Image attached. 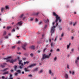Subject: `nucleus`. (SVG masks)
<instances>
[{
    "label": "nucleus",
    "instance_id": "obj_20",
    "mask_svg": "<svg viewBox=\"0 0 79 79\" xmlns=\"http://www.w3.org/2000/svg\"><path fill=\"white\" fill-rule=\"evenodd\" d=\"M4 74H9V73L8 72V71L4 73Z\"/></svg>",
    "mask_w": 79,
    "mask_h": 79
},
{
    "label": "nucleus",
    "instance_id": "obj_33",
    "mask_svg": "<svg viewBox=\"0 0 79 79\" xmlns=\"http://www.w3.org/2000/svg\"><path fill=\"white\" fill-rule=\"evenodd\" d=\"M49 73L50 74H52V71L51 70H49Z\"/></svg>",
    "mask_w": 79,
    "mask_h": 79
},
{
    "label": "nucleus",
    "instance_id": "obj_12",
    "mask_svg": "<svg viewBox=\"0 0 79 79\" xmlns=\"http://www.w3.org/2000/svg\"><path fill=\"white\" fill-rule=\"evenodd\" d=\"M71 45V43H69V44L67 45V49L68 50L69 48V46Z\"/></svg>",
    "mask_w": 79,
    "mask_h": 79
},
{
    "label": "nucleus",
    "instance_id": "obj_2",
    "mask_svg": "<svg viewBox=\"0 0 79 79\" xmlns=\"http://www.w3.org/2000/svg\"><path fill=\"white\" fill-rule=\"evenodd\" d=\"M51 55H52V53H50L48 56V55H46L45 54H44L42 58L41 59V60L43 61L44 60L45 58H50V57L51 56Z\"/></svg>",
    "mask_w": 79,
    "mask_h": 79
},
{
    "label": "nucleus",
    "instance_id": "obj_14",
    "mask_svg": "<svg viewBox=\"0 0 79 79\" xmlns=\"http://www.w3.org/2000/svg\"><path fill=\"white\" fill-rule=\"evenodd\" d=\"M39 14V12H38L37 13H35L33 14V15H35L36 16H37Z\"/></svg>",
    "mask_w": 79,
    "mask_h": 79
},
{
    "label": "nucleus",
    "instance_id": "obj_42",
    "mask_svg": "<svg viewBox=\"0 0 79 79\" xmlns=\"http://www.w3.org/2000/svg\"><path fill=\"white\" fill-rule=\"evenodd\" d=\"M47 27V25H45L44 26V29H45Z\"/></svg>",
    "mask_w": 79,
    "mask_h": 79
},
{
    "label": "nucleus",
    "instance_id": "obj_48",
    "mask_svg": "<svg viewBox=\"0 0 79 79\" xmlns=\"http://www.w3.org/2000/svg\"><path fill=\"white\" fill-rule=\"evenodd\" d=\"M20 64H21L22 66H24V64H23L21 63Z\"/></svg>",
    "mask_w": 79,
    "mask_h": 79
},
{
    "label": "nucleus",
    "instance_id": "obj_9",
    "mask_svg": "<svg viewBox=\"0 0 79 79\" xmlns=\"http://www.w3.org/2000/svg\"><path fill=\"white\" fill-rule=\"evenodd\" d=\"M64 77L65 79H68V74L67 73H65L64 75Z\"/></svg>",
    "mask_w": 79,
    "mask_h": 79
},
{
    "label": "nucleus",
    "instance_id": "obj_45",
    "mask_svg": "<svg viewBox=\"0 0 79 79\" xmlns=\"http://www.w3.org/2000/svg\"><path fill=\"white\" fill-rule=\"evenodd\" d=\"M52 26H54V25H55V22H54L52 23Z\"/></svg>",
    "mask_w": 79,
    "mask_h": 79
},
{
    "label": "nucleus",
    "instance_id": "obj_35",
    "mask_svg": "<svg viewBox=\"0 0 79 79\" xmlns=\"http://www.w3.org/2000/svg\"><path fill=\"white\" fill-rule=\"evenodd\" d=\"M30 56L31 57H33V54L32 53H31L30 54Z\"/></svg>",
    "mask_w": 79,
    "mask_h": 79
},
{
    "label": "nucleus",
    "instance_id": "obj_4",
    "mask_svg": "<svg viewBox=\"0 0 79 79\" xmlns=\"http://www.w3.org/2000/svg\"><path fill=\"white\" fill-rule=\"evenodd\" d=\"M36 65V64H33L28 66L27 68H26V69H28V68H33V66H35Z\"/></svg>",
    "mask_w": 79,
    "mask_h": 79
},
{
    "label": "nucleus",
    "instance_id": "obj_50",
    "mask_svg": "<svg viewBox=\"0 0 79 79\" xmlns=\"http://www.w3.org/2000/svg\"><path fill=\"white\" fill-rule=\"evenodd\" d=\"M2 79H5V76H2Z\"/></svg>",
    "mask_w": 79,
    "mask_h": 79
},
{
    "label": "nucleus",
    "instance_id": "obj_59",
    "mask_svg": "<svg viewBox=\"0 0 79 79\" xmlns=\"http://www.w3.org/2000/svg\"><path fill=\"white\" fill-rule=\"evenodd\" d=\"M23 64L24 65H25V64H26V62H24L23 63Z\"/></svg>",
    "mask_w": 79,
    "mask_h": 79
},
{
    "label": "nucleus",
    "instance_id": "obj_3",
    "mask_svg": "<svg viewBox=\"0 0 79 79\" xmlns=\"http://www.w3.org/2000/svg\"><path fill=\"white\" fill-rule=\"evenodd\" d=\"M55 27H56L55 26H54L53 27H51V36H52V34H53V33H54V32H55Z\"/></svg>",
    "mask_w": 79,
    "mask_h": 79
},
{
    "label": "nucleus",
    "instance_id": "obj_49",
    "mask_svg": "<svg viewBox=\"0 0 79 79\" xmlns=\"http://www.w3.org/2000/svg\"><path fill=\"white\" fill-rule=\"evenodd\" d=\"M5 39H8V36H6L5 37Z\"/></svg>",
    "mask_w": 79,
    "mask_h": 79
},
{
    "label": "nucleus",
    "instance_id": "obj_39",
    "mask_svg": "<svg viewBox=\"0 0 79 79\" xmlns=\"http://www.w3.org/2000/svg\"><path fill=\"white\" fill-rule=\"evenodd\" d=\"M8 35H9V36H11V33L10 32L8 34Z\"/></svg>",
    "mask_w": 79,
    "mask_h": 79
},
{
    "label": "nucleus",
    "instance_id": "obj_13",
    "mask_svg": "<svg viewBox=\"0 0 79 79\" xmlns=\"http://www.w3.org/2000/svg\"><path fill=\"white\" fill-rule=\"evenodd\" d=\"M47 21L46 20H44V23H48V22H49V20H48V19H47Z\"/></svg>",
    "mask_w": 79,
    "mask_h": 79
},
{
    "label": "nucleus",
    "instance_id": "obj_34",
    "mask_svg": "<svg viewBox=\"0 0 79 79\" xmlns=\"http://www.w3.org/2000/svg\"><path fill=\"white\" fill-rule=\"evenodd\" d=\"M77 60H78V61L79 60V56H78L77 57L76 59Z\"/></svg>",
    "mask_w": 79,
    "mask_h": 79
},
{
    "label": "nucleus",
    "instance_id": "obj_17",
    "mask_svg": "<svg viewBox=\"0 0 79 79\" xmlns=\"http://www.w3.org/2000/svg\"><path fill=\"white\" fill-rule=\"evenodd\" d=\"M43 72H44V71H43V70L41 69L40 70L39 73H40H40H43Z\"/></svg>",
    "mask_w": 79,
    "mask_h": 79
},
{
    "label": "nucleus",
    "instance_id": "obj_63",
    "mask_svg": "<svg viewBox=\"0 0 79 79\" xmlns=\"http://www.w3.org/2000/svg\"><path fill=\"white\" fill-rule=\"evenodd\" d=\"M72 52H74V49L72 48L71 49Z\"/></svg>",
    "mask_w": 79,
    "mask_h": 79
},
{
    "label": "nucleus",
    "instance_id": "obj_6",
    "mask_svg": "<svg viewBox=\"0 0 79 79\" xmlns=\"http://www.w3.org/2000/svg\"><path fill=\"white\" fill-rule=\"evenodd\" d=\"M11 58V57L10 56L8 57L7 58H5L4 59V60H7L6 61V62H8L10 60H10V58Z\"/></svg>",
    "mask_w": 79,
    "mask_h": 79
},
{
    "label": "nucleus",
    "instance_id": "obj_5",
    "mask_svg": "<svg viewBox=\"0 0 79 79\" xmlns=\"http://www.w3.org/2000/svg\"><path fill=\"white\" fill-rule=\"evenodd\" d=\"M23 24V23H22V21H21L18 23L16 24L14 26V27H15V26H18V25L19 26H21Z\"/></svg>",
    "mask_w": 79,
    "mask_h": 79
},
{
    "label": "nucleus",
    "instance_id": "obj_43",
    "mask_svg": "<svg viewBox=\"0 0 79 79\" xmlns=\"http://www.w3.org/2000/svg\"><path fill=\"white\" fill-rule=\"evenodd\" d=\"M26 62V64H28V63H29V62L28 61H27Z\"/></svg>",
    "mask_w": 79,
    "mask_h": 79
},
{
    "label": "nucleus",
    "instance_id": "obj_37",
    "mask_svg": "<svg viewBox=\"0 0 79 79\" xmlns=\"http://www.w3.org/2000/svg\"><path fill=\"white\" fill-rule=\"evenodd\" d=\"M53 45V43H52L51 44V47H52Z\"/></svg>",
    "mask_w": 79,
    "mask_h": 79
},
{
    "label": "nucleus",
    "instance_id": "obj_7",
    "mask_svg": "<svg viewBox=\"0 0 79 79\" xmlns=\"http://www.w3.org/2000/svg\"><path fill=\"white\" fill-rule=\"evenodd\" d=\"M26 45H27V44H25L22 46V48L23 49V50H26L25 47H26Z\"/></svg>",
    "mask_w": 79,
    "mask_h": 79
},
{
    "label": "nucleus",
    "instance_id": "obj_18",
    "mask_svg": "<svg viewBox=\"0 0 79 79\" xmlns=\"http://www.w3.org/2000/svg\"><path fill=\"white\" fill-rule=\"evenodd\" d=\"M17 73H18L19 74H21V71L20 70H18L17 71Z\"/></svg>",
    "mask_w": 79,
    "mask_h": 79
},
{
    "label": "nucleus",
    "instance_id": "obj_52",
    "mask_svg": "<svg viewBox=\"0 0 79 79\" xmlns=\"http://www.w3.org/2000/svg\"><path fill=\"white\" fill-rule=\"evenodd\" d=\"M57 37H56V38H55V40H54V41H55V42H56V39H57Z\"/></svg>",
    "mask_w": 79,
    "mask_h": 79
},
{
    "label": "nucleus",
    "instance_id": "obj_29",
    "mask_svg": "<svg viewBox=\"0 0 79 79\" xmlns=\"http://www.w3.org/2000/svg\"><path fill=\"white\" fill-rule=\"evenodd\" d=\"M14 69L15 70H16V69H17V66L16 65L15 66Z\"/></svg>",
    "mask_w": 79,
    "mask_h": 79
},
{
    "label": "nucleus",
    "instance_id": "obj_24",
    "mask_svg": "<svg viewBox=\"0 0 79 79\" xmlns=\"http://www.w3.org/2000/svg\"><path fill=\"white\" fill-rule=\"evenodd\" d=\"M28 77H32V75L30 74L28 75Z\"/></svg>",
    "mask_w": 79,
    "mask_h": 79
},
{
    "label": "nucleus",
    "instance_id": "obj_10",
    "mask_svg": "<svg viewBox=\"0 0 79 79\" xmlns=\"http://www.w3.org/2000/svg\"><path fill=\"white\" fill-rule=\"evenodd\" d=\"M24 70L26 72H30V71H31V70L26 69V67L24 68Z\"/></svg>",
    "mask_w": 79,
    "mask_h": 79
},
{
    "label": "nucleus",
    "instance_id": "obj_64",
    "mask_svg": "<svg viewBox=\"0 0 79 79\" xmlns=\"http://www.w3.org/2000/svg\"><path fill=\"white\" fill-rule=\"evenodd\" d=\"M37 21H38V19H35L36 22H37Z\"/></svg>",
    "mask_w": 79,
    "mask_h": 79
},
{
    "label": "nucleus",
    "instance_id": "obj_51",
    "mask_svg": "<svg viewBox=\"0 0 79 79\" xmlns=\"http://www.w3.org/2000/svg\"><path fill=\"white\" fill-rule=\"evenodd\" d=\"M57 52H60V49H58L56 50Z\"/></svg>",
    "mask_w": 79,
    "mask_h": 79
},
{
    "label": "nucleus",
    "instance_id": "obj_47",
    "mask_svg": "<svg viewBox=\"0 0 79 79\" xmlns=\"http://www.w3.org/2000/svg\"><path fill=\"white\" fill-rule=\"evenodd\" d=\"M18 75V73H15V76H17Z\"/></svg>",
    "mask_w": 79,
    "mask_h": 79
},
{
    "label": "nucleus",
    "instance_id": "obj_23",
    "mask_svg": "<svg viewBox=\"0 0 79 79\" xmlns=\"http://www.w3.org/2000/svg\"><path fill=\"white\" fill-rule=\"evenodd\" d=\"M23 16H24V15L22 14L20 16V18H23Z\"/></svg>",
    "mask_w": 79,
    "mask_h": 79
},
{
    "label": "nucleus",
    "instance_id": "obj_58",
    "mask_svg": "<svg viewBox=\"0 0 79 79\" xmlns=\"http://www.w3.org/2000/svg\"><path fill=\"white\" fill-rule=\"evenodd\" d=\"M11 73H13V69L11 70Z\"/></svg>",
    "mask_w": 79,
    "mask_h": 79
},
{
    "label": "nucleus",
    "instance_id": "obj_22",
    "mask_svg": "<svg viewBox=\"0 0 79 79\" xmlns=\"http://www.w3.org/2000/svg\"><path fill=\"white\" fill-rule=\"evenodd\" d=\"M37 69H38V68H35L33 70V71H37Z\"/></svg>",
    "mask_w": 79,
    "mask_h": 79
},
{
    "label": "nucleus",
    "instance_id": "obj_21",
    "mask_svg": "<svg viewBox=\"0 0 79 79\" xmlns=\"http://www.w3.org/2000/svg\"><path fill=\"white\" fill-rule=\"evenodd\" d=\"M5 10V8L2 7L1 8V12H2L3 10Z\"/></svg>",
    "mask_w": 79,
    "mask_h": 79
},
{
    "label": "nucleus",
    "instance_id": "obj_25",
    "mask_svg": "<svg viewBox=\"0 0 79 79\" xmlns=\"http://www.w3.org/2000/svg\"><path fill=\"white\" fill-rule=\"evenodd\" d=\"M6 31H4V33H3V35H6Z\"/></svg>",
    "mask_w": 79,
    "mask_h": 79
},
{
    "label": "nucleus",
    "instance_id": "obj_38",
    "mask_svg": "<svg viewBox=\"0 0 79 79\" xmlns=\"http://www.w3.org/2000/svg\"><path fill=\"white\" fill-rule=\"evenodd\" d=\"M15 47H16V46H14L12 47V48L14 49L15 48Z\"/></svg>",
    "mask_w": 79,
    "mask_h": 79
},
{
    "label": "nucleus",
    "instance_id": "obj_30",
    "mask_svg": "<svg viewBox=\"0 0 79 79\" xmlns=\"http://www.w3.org/2000/svg\"><path fill=\"white\" fill-rule=\"evenodd\" d=\"M76 24H77V23H76V22H75L73 24V26H75L76 25Z\"/></svg>",
    "mask_w": 79,
    "mask_h": 79
},
{
    "label": "nucleus",
    "instance_id": "obj_15",
    "mask_svg": "<svg viewBox=\"0 0 79 79\" xmlns=\"http://www.w3.org/2000/svg\"><path fill=\"white\" fill-rule=\"evenodd\" d=\"M8 69H9L8 68H6L5 69H4V70H2V71H3H3H6L7 70H8Z\"/></svg>",
    "mask_w": 79,
    "mask_h": 79
},
{
    "label": "nucleus",
    "instance_id": "obj_41",
    "mask_svg": "<svg viewBox=\"0 0 79 79\" xmlns=\"http://www.w3.org/2000/svg\"><path fill=\"white\" fill-rule=\"evenodd\" d=\"M59 29H60V31H61V30H62V27H60Z\"/></svg>",
    "mask_w": 79,
    "mask_h": 79
},
{
    "label": "nucleus",
    "instance_id": "obj_26",
    "mask_svg": "<svg viewBox=\"0 0 79 79\" xmlns=\"http://www.w3.org/2000/svg\"><path fill=\"white\" fill-rule=\"evenodd\" d=\"M56 59H57V57H56V56L54 58V60L55 61H56Z\"/></svg>",
    "mask_w": 79,
    "mask_h": 79
},
{
    "label": "nucleus",
    "instance_id": "obj_36",
    "mask_svg": "<svg viewBox=\"0 0 79 79\" xmlns=\"http://www.w3.org/2000/svg\"><path fill=\"white\" fill-rule=\"evenodd\" d=\"M21 41H19L18 42V43H17V44H21Z\"/></svg>",
    "mask_w": 79,
    "mask_h": 79
},
{
    "label": "nucleus",
    "instance_id": "obj_8",
    "mask_svg": "<svg viewBox=\"0 0 79 79\" xmlns=\"http://www.w3.org/2000/svg\"><path fill=\"white\" fill-rule=\"evenodd\" d=\"M16 61V59H15V60L12 59L10 61V63H14V62H15Z\"/></svg>",
    "mask_w": 79,
    "mask_h": 79
},
{
    "label": "nucleus",
    "instance_id": "obj_61",
    "mask_svg": "<svg viewBox=\"0 0 79 79\" xmlns=\"http://www.w3.org/2000/svg\"><path fill=\"white\" fill-rule=\"evenodd\" d=\"M17 54H19V55H20V54H21V52H17Z\"/></svg>",
    "mask_w": 79,
    "mask_h": 79
},
{
    "label": "nucleus",
    "instance_id": "obj_32",
    "mask_svg": "<svg viewBox=\"0 0 79 79\" xmlns=\"http://www.w3.org/2000/svg\"><path fill=\"white\" fill-rule=\"evenodd\" d=\"M22 61V60H19V64H21Z\"/></svg>",
    "mask_w": 79,
    "mask_h": 79
},
{
    "label": "nucleus",
    "instance_id": "obj_44",
    "mask_svg": "<svg viewBox=\"0 0 79 79\" xmlns=\"http://www.w3.org/2000/svg\"><path fill=\"white\" fill-rule=\"evenodd\" d=\"M10 28H11L10 27V26L7 27V29H10Z\"/></svg>",
    "mask_w": 79,
    "mask_h": 79
},
{
    "label": "nucleus",
    "instance_id": "obj_28",
    "mask_svg": "<svg viewBox=\"0 0 79 79\" xmlns=\"http://www.w3.org/2000/svg\"><path fill=\"white\" fill-rule=\"evenodd\" d=\"M64 35V34L63 33H62L61 35V37H63Z\"/></svg>",
    "mask_w": 79,
    "mask_h": 79
},
{
    "label": "nucleus",
    "instance_id": "obj_55",
    "mask_svg": "<svg viewBox=\"0 0 79 79\" xmlns=\"http://www.w3.org/2000/svg\"><path fill=\"white\" fill-rule=\"evenodd\" d=\"M12 31H14V32L15 31V28H13L12 30Z\"/></svg>",
    "mask_w": 79,
    "mask_h": 79
},
{
    "label": "nucleus",
    "instance_id": "obj_16",
    "mask_svg": "<svg viewBox=\"0 0 79 79\" xmlns=\"http://www.w3.org/2000/svg\"><path fill=\"white\" fill-rule=\"evenodd\" d=\"M0 67H1V68H5V66L4 65L1 64L0 65Z\"/></svg>",
    "mask_w": 79,
    "mask_h": 79
},
{
    "label": "nucleus",
    "instance_id": "obj_11",
    "mask_svg": "<svg viewBox=\"0 0 79 79\" xmlns=\"http://www.w3.org/2000/svg\"><path fill=\"white\" fill-rule=\"evenodd\" d=\"M78 60H75V63L77 65V66H78Z\"/></svg>",
    "mask_w": 79,
    "mask_h": 79
},
{
    "label": "nucleus",
    "instance_id": "obj_54",
    "mask_svg": "<svg viewBox=\"0 0 79 79\" xmlns=\"http://www.w3.org/2000/svg\"><path fill=\"white\" fill-rule=\"evenodd\" d=\"M33 19H34V18H31V21H32V20H33Z\"/></svg>",
    "mask_w": 79,
    "mask_h": 79
},
{
    "label": "nucleus",
    "instance_id": "obj_1",
    "mask_svg": "<svg viewBox=\"0 0 79 79\" xmlns=\"http://www.w3.org/2000/svg\"><path fill=\"white\" fill-rule=\"evenodd\" d=\"M53 15L54 16H56V19L55 21V22L56 23V26H58V20H59V23H61L62 19H61L60 18V16H58V15H57V14L55 13V12L53 13Z\"/></svg>",
    "mask_w": 79,
    "mask_h": 79
},
{
    "label": "nucleus",
    "instance_id": "obj_57",
    "mask_svg": "<svg viewBox=\"0 0 79 79\" xmlns=\"http://www.w3.org/2000/svg\"><path fill=\"white\" fill-rule=\"evenodd\" d=\"M72 72L71 71H69V73L70 74H72Z\"/></svg>",
    "mask_w": 79,
    "mask_h": 79
},
{
    "label": "nucleus",
    "instance_id": "obj_62",
    "mask_svg": "<svg viewBox=\"0 0 79 79\" xmlns=\"http://www.w3.org/2000/svg\"><path fill=\"white\" fill-rule=\"evenodd\" d=\"M73 39H74V37L73 36H72V38H71L72 40H73Z\"/></svg>",
    "mask_w": 79,
    "mask_h": 79
},
{
    "label": "nucleus",
    "instance_id": "obj_56",
    "mask_svg": "<svg viewBox=\"0 0 79 79\" xmlns=\"http://www.w3.org/2000/svg\"><path fill=\"white\" fill-rule=\"evenodd\" d=\"M3 64L4 65V66H5V65H6V64L5 63H3Z\"/></svg>",
    "mask_w": 79,
    "mask_h": 79
},
{
    "label": "nucleus",
    "instance_id": "obj_31",
    "mask_svg": "<svg viewBox=\"0 0 79 79\" xmlns=\"http://www.w3.org/2000/svg\"><path fill=\"white\" fill-rule=\"evenodd\" d=\"M19 68L20 69H22L23 68V67H21V66H19Z\"/></svg>",
    "mask_w": 79,
    "mask_h": 79
},
{
    "label": "nucleus",
    "instance_id": "obj_40",
    "mask_svg": "<svg viewBox=\"0 0 79 79\" xmlns=\"http://www.w3.org/2000/svg\"><path fill=\"white\" fill-rule=\"evenodd\" d=\"M73 32H74V30H72V31H71V33H73Z\"/></svg>",
    "mask_w": 79,
    "mask_h": 79
},
{
    "label": "nucleus",
    "instance_id": "obj_46",
    "mask_svg": "<svg viewBox=\"0 0 79 79\" xmlns=\"http://www.w3.org/2000/svg\"><path fill=\"white\" fill-rule=\"evenodd\" d=\"M67 68L68 69H69V64H67Z\"/></svg>",
    "mask_w": 79,
    "mask_h": 79
},
{
    "label": "nucleus",
    "instance_id": "obj_53",
    "mask_svg": "<svg viewBox=\"0 0 79 79\" xmlns=\"http://www.w3.org/2000/svg\"><path fill=\"white\" fill-rule=\"evenodd\" d=\"M22 74H24V71H23L22 72Z\"/></svg>",
    "mask_w": 79,
    "mask_h": 79
},
{
    "label": "nucleus",
    "instance_id": "obj_27",
    "mask_svg": "<svg viewBox=\"0 0 79 79\" xmlns=\"http://www.w3.org/2000/svg\"><path fill=\"white\" fill-rule=\"evenodd\" d=\"M5 8H6V10H8V8H9V7H8V6H5Z\"/></svg>",
    "mask_w": 79,
    "mask_h": 79
},
{
    "label": "nucleus",
    "instance_id": "obj_60",
    "mask_svg": "<svg viewBox=\"0 0 79 79\" xmlns=\"http://www.w3.org/2000/svg\"><path fill=\"white\" fill-rule=\"evenodd\" d=\"M73 23L72 22H71L70 23H69V25H71V24H72Z\"/></svg>",
    "mask_w": 79,
    "mask_h": 79
},
{
    "label": "nucleus",
    "instance_id": "obj_19",
    "mask_svg": "<svg viewBox=\"0 0 79 79\" xmlns=\"http://www.w3.org/2000/svg\"><path fill=\"white\" fill-rule=\"evenodd\" d=\"M31 48L34 49H35V47H34V46H32L31 47Z\"/></svg>",
    "mask_w": 79,
    "mask_h": 79
}]
</instances>
